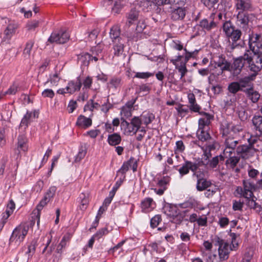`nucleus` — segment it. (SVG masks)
I'll list each match as a JSON object with an SVG mask.
<instances>
[{
	"label": "nucleus",
	"instance_id": "15",
	"mask_svg": "<svg viewBox=\"0 0 262 262\" xmlns=\"http://www.w3.org/2000/svg\"><path fill=\"white\" fill-rule=\"evenodd\" d=\"M81 85L82 83L79 77H78L76 81L73 80L70 81L66 89L67 93L73 94L75 92L79 91Z\"/></svg>",
	"mask_w": 262,
	"mask_h": 262
},
{
	"label": "nucleus",
	"instance_id": "61",
	"mask_svg": "<svg viewBox=\"0 0 262 262\" xmlns=\"http://www.w3.org/2000/svg\"><path fill=\"white\" fill-rule=\"evenodd\" d=\"M130 166V164L129 162H125L122 166L121 168L118 171V172H121L122 174L125 173L129 169Z\"/></svg>",
	"mask_w": 262,
	"mask_h": 262
},
{
	"label": "nucleus",
	"instance_id": "7",
	"mask_svg": "<svg viewBox=\"0 0 262 262\" xmlns=\"http://www.w3.org/2000/svg\"><path fill=\"white\" fill-rule=\"evenodd\" d=\"M251 56L247 53H245L243 56L235 59L233 62L234 75H237L239 74L246 62H249Z\"/></svg>",
	"mask_w": 262,
	"mask_h": 262
},
{
	"label": "nucleus",
	"instance_id": "12",
	"mask_svg": "<svg viewBox=\"0 0 262 262\" xmlns=\"http://www.w3.org/2000/svg\"><path fill=\"white\" fill-rule=\"evenodd\" d=\"M236 18L237 25L242 28L246 29L250 20V15L246 12L239 11Z\"/></svg>",
	"mask_w": 262,
	"mask_h": 262
},
{
	"label": "nucleus",
	"instance_id": "44",
	"mask_svg": "<svg viewBox=\"0 0 262 262\" xmlns=\"http://www.w3.org/2000/svg\"><path fill=\"white\" fill-rule=\"evenodd\" d=\"M219 0H201L203 4L208 9L213 8Z\"/></svg>",
	"mask_w": 262,
	"mask_h": 262
},
{
	"label": "nucleus",
	"instance_id": "18",
	"mask_svg": "<svg viewBox=\"0 0 262 262\" xmlns=\"http://www.w3.org/2000/svg\"><path fill=\"white\" fill-rule=\"evenodd\" d=\"M211 185V182L204 178L197 180L196 188L198 191H202L207 189Z\"/></svg>",
	"mask_w": 262,
	"mask_h": 262
},
{
	"label": "nucleus",
	"instance_id": "60",
	"mask_svg": "<svg viewBox=\"0 0 262 262\" xmlns=\"http://www.w3.org/2000/svg\"><path fill=\"white\" fill-rule=\"evenodd\" d=\"M255 197L253 196L250 199H247V205L251 208L254 209L255 206L257 205L258 203H257L254 200Z\"/></svg>",
	"mask_w": 262,
	"mask_h": 262
},
{
	"label": "nucleus",
	"instance_id": "45",
	"mask_svg": "<svg viewBox=\"0 0 262 262\" xmlns=\"http://www.w3.org/2000/svg\"><path fill=\"white\" fill-rule=\"evenodd\" d=\"M130 123L133 125V127H134L135 129L137 132L141 124L140 119L138 117H135L132 119Z\"/></svg>",
	"mask_w": 262,
	"mask_h": 262
},
{
	"label": "nucleus",
	"instance_id": "63",
	"mask_svg": "<svg viewBox=\"0 0 262 262\" xmlns=\"http://www.w3.org/2000/svg\"><path fill=\"white\" fill-rule=\"evenodd\" d=\"M92 83V78L89 76H88L83 81V89H90Z\"/></svg>",
	"mask_w": 262,
	"mask_h": 262
},
{
	"label": "nucleus",
	"instance_id": "8",
	"mask_svg": "<svg viewBox=\"0 0 262 262\" xmlns=\"http://www.w3.org/2000/svg\"><path fill=\"white\" fill-rule=\"evenodd\" d=\"M259 36L256 35V36L249 38V44L250 50L257 55L256 56H260L262 54V43L259 40Z\"/></svg>",
	"mask_w": 262,
	"mask_h": 262
},
{
	"label": "nucleus",
	"instance_id": "43",
	"mask_svg": "<svg viewBox=\"0 0 262 262\" xmlns=\"http://www.w3.org/2000/svg\"><path fill=\"white\" fill-rule=\"evenodd\" d=\"M253 124L257 130L259 126L262 124V116H255L252 119Z\"/></svg>",
	"mask_w": 262,
	"mask_h": 262
},
{
	"label": "nucleus",
	"instance_id": "23",
	"mask_svg": "<svg viewBox=\"0 0 262 262\" xmlns=\"http://www.w3.org/2000/svg\"><path fill=\"white\" fill-rule=\"evenodd\" d=\"M136 99L132 102H128L122 108L121 114L128 118L132 116V110Z\"/></svg>",
	"mask_w": 262,
	"mask_h": 262
},
{
	"label": "nucleus",
	"instance_id": "11",
	"mask_svg": "<svg viewBox=\"0 0 262 262\" xmlns=\"http://www.w3.org/2000/svg\"><path fill=\"white\" fill-rule=\"evenodd\" d=\"M17 28L18 25L17 24L14 23H9L4 31V37L2 38V41L10 40L12 36L14 34Z\"/></svg>",
	"mask_w": 262,
	"mask_h": 262
},
{
	"label": "nucleus",
	"instance_id": "25",
	"mask_svg": "<svg viewBox=\"0 0 262 262\" xmlns=\"http://www.w3.org/2000/svg\"><path fill=\"white\" fill-rule=\"evenodd\" d=\"M27 139L25 136H19L18 138L17 148L19 150L26 151L28 149Z\"/></svg>",
	"mask_w": 262,
	"mask_h": 262
},
{
	"label": "nucleus",
	"instance_id": "34",
	"mask_svg": "<svg viewBox=\"0 0 262 262\" xmlns=\"http://www.w3.org/2000/svg\"><path fill=\"white\" fill-rule=\"evenodd\" d=\"M78 59L82 64L84 66H88L90 63V61L92 59V56L88 53H84L79 55Z\"/></svg>",
	"mask_w": 262,
	"mask_h": 262
},
{
	"label": "nucleus",
	"instance_id": "13",
	"mask_svg": "<svg viewBox=\"0 0 262 262\" xmlns=\"http://www.w3.org/2000/svg\"><path fill=\"white\" fill-rule=\"evenodd\" d=\"M124 43L122 41L114 43L113 52L114 56L120 59H124L126 56L124 51Z\"/></svg>",
	"mask_w": 262,
	"mask_h": 262
},
{
	"label": "nucleus",
	"instance_id": "59",
	"mask_svg": "<svg viewBox=\"0 0 262 262\" xmlns=\"http://www.w3.org/2000/svg\"><path fill=\"white\" fill-rule=\"evenodd\" d=\"M56 191V187L55 186H51L46 193L45 195L51 199L54 196Z\"/></svg>",
	"mask_w": 262,
	"mask_h": 262
},
{
	"label": "nucleus",
	"instance_id": "51",
	"mask_svg": "<svg viewBox=\"0 0 262 262\" xmlns=\"http://www.w3.org/2000/svg\"><path fill=\"white\" fill-rule=\"evenodd\" d=\"M41 95L44 98H53L55 95V93L51 89H46L42 92Z\"/></svg>",
	"mask_w": 262,
	"mask_h": 262
},
{
	"label": "nucleus",
	"instance_id": "36",
	"mask_svg": "<svg viewBox=\"0 0 262 262\" xmlns=\"http://www.w3.org/2000/svg\"><path fill=\"white\" fill-rule=\"evenodd\" d=\"M51 153V149H48L47 151H46L43 158L42 159V161L41 162H40V159L37 161V160H35L34 161L33 165V166L36 169L38 168L39 169L42 165L43 162L46 160L47 161L48 157L50 156V155Z\"/></svg>",
	"mask_w": 262,
	"mask_h": 262
},
{
	"label": "nucleus",
	"instance_id": "35",
	"mask_svg": "<svg viewBox=\"0 0 262 262\" xmlns=\"http://www.w3.org/2000/svg\"><path fill=\"white\" fill-rule=\"evenodd\" d=\"M32 115L34 117H35L36 113L34 112H27V114L24 116L23 118L21 120V123H20V126H24L26 128L27 126H28V124L30 122V118L32 117Z\"/></svg>",
	"mask_w": 262,
	"mask_h": 262
},
{
	"label": "nucleus",
	"instance_id": "2",
	"mask_svg": "<svg viewBox=\"0 0 262 262\" xmlns=\"http://www.w3.org/2000/svg\"><path fill=\"white\" fill-rule=\"evenodd\" d=\"M203 165V162H192L186 161L183 166L179 169V172L181 176L187 174L189 170L193 172V176L196 178L197 180L205 178V171L200 168Z\"/></svg>",
	"mask_w": 262,
	"mask_h": 262
},
{
	"label": "nucleus",
	"instance_id": "39",
	"mask_svg": "<svg viewBox=\"0 0 262 262\" xmlns=\"http://www.w3.org/2000/svg\"><path fill=\"white\" fill-rule=\"evenodd\" d=\"M34 42L32 41H28L26 45V47L23 51V54L25 57H29L31 54V51L32 49V47L34 45Z\"/></svg>",
	"mask_w": 262,
	"mask_h": 262
},
{
	"label": "nucleus",
	"instance_id": "52",
	"mask_svg": "<svg viewBox=\"0 0 262 262\" xmlns=\"http://www.w3.org/2000/svg\"><path fill=\"white\" fill-rule=\"evenodd\" d=\"M252 77H246L244 78L241 79L239 81V85H241V89L245 88L249 81L252 79Z\"/></svg>",
	"mask_w": 262,
	"mask_h": 262
},
{
	"label": "nucleus",
	"instance_id": "16",
	"mask_svg": "<svg viewBox=\"0 0 262 262\" xmlns=\"http://www.w3.org/2000/svg\"><path fill=\"white\" fill-rule=\"evenodd\" d=\"M236 7L238 10L241 11L251 10L252 9V3L251 0H236Z\"/></svg>",
	"mask_w": 262,
	"mask_h": 262
},
{
	"label": "nucleus",
	"instance_id": "6",
	"mask_svg": "<svg viewBox=\"0 0 262 262\" xmlns=\"http://www.w3.org/2000/svg\"><path fill=\"white\" fill-rule=\"evenodd\" d=\"M70 38L69 33L66 31L52 33L48 41L50 43H64Z\"/></svg>",
	"mask_w": 262,
	"mask_h": 262
},
{
	"label": "nucleus",
	"instance_id": "32",
	"mask_svg": "<svg viewBox=\"0 0 262 262\" xmlns=\"http://www.w3.org/2000/svg\"><path fill=\"white\" fill-rule=\"evenodd\" d=\"M196 134L198 139L202 141H207L211 138L209 133L202 128H199Z\"/></svg>",
	"mask_w": 262,
	"mask_h": 262
},
{
	"label": "nucleus",
	"instance_id": "47",
	"mask_svg": "<svg viewBox=\"0 0 262 262\" xmlns=\"http://www.w3.org/2000/svg\"><path fill=\"white\" fill-rule=\"evenodd\" d=\"M38 20H33L32 21L29 22L26 25V28L28 31H32L34 30L35 28L38 27Z\"/></svg>",
	"mask_w": 262,
	"mask_h": 262
},
{
	"label": "nucleus",
	"instance_id": "1",
	"mask_svg": "<svg viewBox=\"0 0 262 262\" xmlns=\"http://www.w3.org/2000/svg\"><path fill=\"white\" fill-rule=\"evenodd\" d=\"M223 29L226 37L232 40L229 41L226 50L228 52L232 53L236 48L241 47L237 41L241 39L242 32L239 29H235L230 21H225L223 25Z\"/></svg>",
	"mask_w": 262,
	"mask_h": 262
},
{
	"label": "nucleus",
	"instance_id": "10",
	"mask_svg": "<svg viewBox=\"0 0 262 262\" xmlns=\"http://www.w3.org/2000/svg\"><path fill=\"white\" fill-rule=\"evenodd\" d=\"M243 184L244 191H243L242 188H238L237 190L238 191L239 189H240V192L243 193V195L245 198H251L253 196V191L255 189L254 185L252 183L245 180L243 181Z\"/></svg>",
	"mask_w": 262,
	"mask_h": 262
},
{
	"label": "nucleus",
	"instance_id": "64",
	"mask_svg": "<svg viewBox=\"0 0 262 262\" xmlns=\"http://www.w3.org/2000/svg\"><path fill=\"white\" fill-rule=\"evenodd\" d=\"M150 90V88L146 84H142L139 86L138 93L143 92L145 94H147Z\"/></svg>",
	"mask_w": 262,
	"mask_h": 262
},
{
	"label": "nucleus",
	"instance_id": "54",
	"mask_svg": "<svg viewBox=\"0 0 262 262\" xmlns=\"http://www.w3.org/2000/svg\"><path fill=\"white\" fill-rule=\"evenodd\" d=\"M152 201H153V200L151 198H147V199H145L142 202V209L143 210H145V209H148L149 207H150Z\"/></svg>",
	"mask_w": 262,
	"mask_h": 262
},
{
	"label": "nucleus",
	"instance_id": "42",
	"mask_svg": "<svg viewBox=\"0 0 262 262\" xmlns=\"http://www.w3.org/2000/svg\"><path fill=\"white\" fill-rule=\"evenodd\" d=\"M60 80V78L58 74L55 73L54 75L50 76V79L46 82V84H47L49 82H50L53 85H57L58 82Z\"/></svg>",
	"mask_w": 262,
	"mask_h": 262
},
{
	"label": "nucleus",
	"instance_id": "55",
	"mask_svg": "<svg viewBox=\"0 0 262 262\" xmlns=\"http://www.w3.org/2000/svg\"><path fill=\"white\" fill-rule=\"evenodd\" d=\"M108 233L107 228H103L99 230L93 236L95 238L99 239L101 238L103 235L107 234Z\"/></svg>",
	"mask_w": 262,
	"mask_h": 262
},
{
	"label": "nucleus",
	"instance_id": "37",
	"mask_svg": "<svg viewBox=\"0 0 262 262\" xmlns=\"http://www.w3.org/2000/svg\"><path fill=\"white\" fill-rule=\"evenodd\" d=\"M238 143V140H236L234 138L228 137L225 140V144L227 147L235 149Z\"/></svg>",
	"mask_w": 262,
	"mask_h": 262
},
{
	"label": "nucleus",
	"instance_id": "28",
	"mask_svg": "<svg viewBox=\"0 0 262 262\" xmlns=\"http://www.w3.org/2000/svg\"><path fill=\"white\" fill-rule=\"evenodd\" d=\"M215 66L220 68L222 72L230 70V63L225 58H221L218 61L215 62Z\"/></svg>",
	"mask_w": 262,
	"mask_h": 262
},
{
	"label": "nucleus",
	"instance_id": "40",
	"mask_svg": "<svg viewBox=\"0 0 262 262\" xmlns=\"http://www.w3.org/2000/svg\"><path fill=\"white\" fill-rule=\"evenodd\" d=\"M228 159L226 160V164L230 165L231 168H234L239 161V158L235 156H230L228 158Z\"/></svg>",
	"mask_w": 262,
	"mask_h": 262
},
{
	"label": "nucleus",
	"instance_id": "27",
	"mask_svg": "<svg viewBox=\"0 0 262 262\" xmlns=\"http://www.w3.org/2000/svg\"><path fill=\"white\" fill-rule=\"evenodd\" d=\"M108 142L110 145L115 146L119 144L121 141V138L120 135L117 133H114L108 136Z\"/></svg>",
	"mask_w": 262,
	"mask_h": 262
},
{
	"label": "nucleus",
	"instance_id": "33",
	"mask_svg": "<svg viewBox=\"0 0 262 262\" xmlns=\"http://www.w3.org/2000/svg\"><path fill=\"white\" fill-rule=\"evenodd\" d=\"M228 90L232 94H235L239 91L243 92V90L241 89V85L238 82H232L230 83L228 86Z\"/></svg>",
	"mask_w": 262,
	"mask_h": 262
},
{
	"label": "nucleus",
	"instance_id": "56",
	"mask_svg": "<svg viewBox=\"0 0 262 262\" xmlns=\"http://www.w3.org/2000/svg\"><path fill=\"white\" fill-rule=\"evenodd\" d=\"M144 123L147 125L151 122L154 119L155 117L152 114H147L146 115H143L142 116Z\"/></svg>",
	"mask_w": 262,
	"mask_h": 262
},
{
	"label": "nucleus",
	"instance_id": "49",
	"mask_svg": "<svg viewBox=\"0 0 262 262\" xmlns=\"http://www.w3.org/2000/svg\"><path fill=\"white\" fill-rule=\"evenodd\" d=\"M222 259L218 257L216 254H210L206 258V262H221Z\"/></svg>",
	"mask_w": 262,
	"mask_h": 262
},
{
	"label": "nucleus",
	"instance_id": "17",
	"mask_svg": "<svg viewBox=\"0 0 262 262\" xmlns=\"http://www.w3.org/2000/svg\"><path fill=\"white\" fill-rule=\"evenodd\" d=\"M120 35V30L119 27L117 26H113L111 29L110 35L114 43L122 41Z\"/></svg>",
	"mask_w": 262,
	"mask_h": 262
},
{
	"label": "nucleus",
	"instance_id": "50",
	"mask_svg": "<svg viewBox=\"0 0 262 262\" xmlns=\"http://www.w3.org/2000/svg\"><path fill=\"white\" fill-rule=\"evenodd\" d=\"M161 221L160 216L157 215L153 217L150 220V225L152 228L157 227Z\"/></svg>",
	"mask_w": 262,
	"mask_h": 262
},
{
	"label": "nucleus",
	"instance_id": "3",
	"mask_svg": "<svg viewBox=\"0 0 262 262\" xmlns=\"http://www.w3.org/2000/svg\"><path fill=\"white\" fill-rule=\"evenodd\" d=\"M29 226L26 224H21L13 231L10 240L14 241L16 244L21 242L27 235Z\"/></svg>",
	"mask_w": 262,
	"mask_h": 262
},
{
	"label": "nucleus",
	"instance_id": "41",
	"mask_svg": "<svg viewBox=\"0 0 262 262\" xmlns=\"http://www.w3.org/2000/svg\"><path fill=\"white\" fill-rule=\"evenodd\" d=\"M187 211V210L182 212L179 211L177 215L172 217L173 222L176 224H180L182 221L183 218L185 217V213Z\"/></svg>",
	"mask_w": 262,
	"mask_h": 262
},
{
	"label": "nucleus",
	"instance_id": "19",
	"mask_svg": "<svg viewBox=\"0 0 262 262\" xmlns=\"http://www.w3.org/2000/svg\"><path fill=\"white\" fill-rule=\"evenodd\" d=\"M185 15V10L184 8L178 7L172 11L171 17L174 20H181Z\"/></svg>",
	"mask_w": 262,
	"mask_h": 262
},
{
	"label": "nucleus",
	"instance_id": "58",
	"mask_svg": "<svg viewBox=\"0 0 262 262\" xmlns=\"http://www.w3.org/2000/svg\"><path fill=\"white\" fill-rule=\"evenodd\" d=\"M235 149L231 148L229 147L226 146L224 151V157L225 158H228V157L231 156V155L232 154L233 152L234 151Z\"/></svg>",
	"mask_w": 262,
	"mask_h": 262
},
{
	"label": "nucleus",
	"instance_id": "22",
	"mask_svg": "<svg viewBox=\"0 0 262 262\" xmlns=\"http://www.w3.org/2000/svg\"><path fill=\"white\" fill-rule=\"evenodd\" d=\"M200 26L203 29H205L207 31H209L216 27V24L211 19L210 20L204 19L200 21Z\"/></svg>",
	"mask_w": 262,
	"mask_h": 262
},
{
	"label": "nucleus",
	"instance_id": "20",
	"mask_svg": "<svg viewBox=\"0 0 262 262\" xmlns=\"http://www.w3.org/2000/svg\"><path fill=\"white\" fill-rule=\"evenodd\" d=\"M76 125L84 128H86L92 125V120L83 115H80L78 118Z\"/></svg>",
	"mask_w": 262,
	"mask_h": 262
},
{
	"label": "nucleus",
	"instance_id": "4",
	"mask_svg": "<svg viewBox=\"0 0 262 262\" xmlns=\"http://www.w3.org/2000/svg\"><path fill=\"white\" fill-rule=\"evenodd\" d=\"M215 239L216 243L215 245L219 246V255L220 259H222V260L227 259L228 258L230 251L233 249L228 243L225 242L219 237L215 238Z\"/></svg>",
	"mask_w": 262,
	"mask_h": 262
},
{
	"label": "nucleus",
	"instance_id": "53",
	"mask_svg": "<svg viewBox=\"0 0 262 262\" xmlns=\"http://www.w3.org/2000/svg\"><path fill=\"white\" fill-rule=\"evenodd\" d=\"M154 75V74L149 72H138L136 74L135 77L138 78L146 79Z\"/></svg>",
	"mask_w": 262,
	"mask_h": 262
},
{
	"label": "nucleus",
	"instance_id": "21",
	"mask_svg": "<svg viewBox=\"0 0 262 262\" xmlns=\"http://www.w3.org/2000/svg\"><path fill=\"white\" fill-rule=\"evenodd\" d=\"M164 210L165 213L172 218L174 216L177 215L178 212L179 211L177 206L171 204L165 206Z\"/></svg>",
	"mask_w": 262,
	"mask_h": 262
},
{
	"label": "nucleus",
	"instance_id": "26",
	"mask_svg": "<svg viewBox=\"0 0 262 262\" xmlns=\"http://www.w3.org/2000/svg\"><path fill=\"white\" fill-rule=\"evenodd\" d=\"M203 118L199 119V128L203 129L204 126L208 125L210 123V121L212 118V116L206 113H203Z\"/></svg>",
	"mask_w": 262,
	"mask_h": 262
},
{
	"label": "nucleus",
	"instance_id": "5",
	"mask_svg": "<svg viewBox=\"0 0 262 262\" xmlns=\"http://www.w3.org/2000/svg\"><path fill=\"white\" fill-rule=\"evenodd\" d=\"M256 151L255 147L251 146L249 144H243L237 146L236 152L243 159H248L252 157Z\"/></svg>",
	"mask_w": 262,
	"mask_h": 262
},
{
	"label": "nucleus",
	"instance_id": "31",
	"mask_svg": "<svg viewBox=\"0 0 262 262\" xmlns=\"http://www.w3.org/2000/svg\"><path fill=\"white\" fill-rule=\"evenodd\" d=\"M248 142L249 145H251V146L253 147H255L254 145L257 144L256 146L257 147V148H256V151H262V148L259 147V144L260 143H261L262 142L257 136H251V137L248 139Z\"/></svg>",
	"mask_w": 262,
	"mask_h": 262
},
{
	"label": "nucleus",
	"instance_id": "30",
	"mask_svg": "<svg viewBox=\"0 0 262 262\" xmlns=\"http://www.w3.org/2000/svg\"><path fill=\"white\" fill-rule=\"evenodd\" d=\"M19 90V86L17 84H13L10 88L5 92H2L0 93V100L6 95H14Z\"/></svg>",
	"mask_w": 262,
	"mask_h": 262
},
{
	"label": "nucleus",
	"instance_id": "57",
	"mask_svg": "<svg viewBox=\"0 0 262 262\" xmlns=\"http://www.w3.org/2000/svg\"><path fill=\"white\" fill-rule=\"evenodd\" d=\"M121 79L120 78L114 77L110 81V84L114 88H117L120 84Z\"/></svg>",
	"mask_w": 262,
	"mask_h": 262
},
{
	"label": "nucleus",
	"instance_id": "24",
	"mask_svg": "<svg viewBox=\"0 0 262 262\" xmlns=\"http://www.w3.org/2000/svg\"><path fill=\"white\" fill-rule=\"evenodd\" d=\"M89 193H81L80 194V209L84 210L86 209L89 202Z\"/></svg>",
	"mask_w": 262,
	"mask_h": 262
},
{
	"label": "nucleus",
	"instance_id": "62",
	"mask_svg": "<svg viewBox=\"0 0 262 262\" xmlns=\"http://www.w3.org/2000/svg\"><path fill=\"white\" fill-rule=\"evenodd\" d=\"M86 154V151L83 149L80 150L78 155L75 157V162H79L81 159H82L85 156Z\"/></svg>",
	"mask_w": 262,
	"mask_h": 262
},
{
	"label": "nucleus",
	"instance_id": "48",
	"mask_svg": "<svg viewBox=\"0 0 262 262\" xmlns=\"http://www.w3.org/2000/svg\"><path fill=\"white\" fill-rule=\"evenodd\" d=\"M176 69L181 73V79H182L187 72V69L186 67L185 63H181L179 66H176Z\"/></svg>",
	"mask_w": 262,
	"mask_h": 262
},
{
	"label": "nucleus",
	"instance_id": "46",
	"mask_svg": "<svg viewBox=\"0 0 262 262\" xmlns=\"http://www.w3.org/2000/svg\"><path fill=\"white\" fill-rule=\"evenodd\" d=\"M139 15V12L135 9H132L128 14L129 23H131V21L136 20Z\"/></svg>",
	"mask_w": 262,
	"mask_h": 262
},
{
	"label": "nucleus",
	"instance_id": "9",
	"mask_svg": "<svg viewBox=\"0 0 262 262\" xmlns=\"http://www.w3.org/2000/svg\"><path fill=\"white\" fill-rule=\"evenodd\" d=\"M247 63L249 64L250 71L253 72L251 77H255L262 69V58L260 56H256L254 61L251 57L250 61Z\"/></svg>",
	"mask_w": 262,
	"mask_h": 262
},
{
	"label": "nucleus",
	"instance_id": "38",
	"mask_svg": "<svg viewBox=\"0 0 262 262\" xmlns=\"http://www.w3.org/2000/svg\"><path fill=\"white\" fill-rule=\"evenodd\" d=\"M224 161V157L222 155H220L218 156L214 157L212 158V159L210 161L209 166L211 168H215L216 167L217 165L219 164L220 162Z\"/></svg>",
	"mask_w": 262,
	"mask_h": 262
},
{
	"label": "nucleus",
	"instance_id": "29",
	"mask_svg": "<svg viewBox=\"0 0 262 262\" xmlns=\"http://www.w3.org/2000/svg\"><path fill=\"white\" fill-rule=\"evenodd\" d=\"M15 207L14 202L12 200H10L7 206V209L5 211V214L3 216V220L6 221L10 215L13 213Z\"/></svg>",
	"mask_w": 262,
	"mask_h": 262
},
{
	"label": "nucleus",
	"instance_id": "14",
	"mask_svg": "<svg viewBox=\"0 0 262 262\" xmlns=\"http://www.w3.org/2000/svg\"><path fill=\"white\" fill-rule=\"evenodd\" d=\"M243 92L245 93L247 97L254 103L258 102L260 97V94L255 90L253 86L243 90Z\"/></svg>",
	"mask_w": 262,
	"mask_h": 262
}]
</instances>
